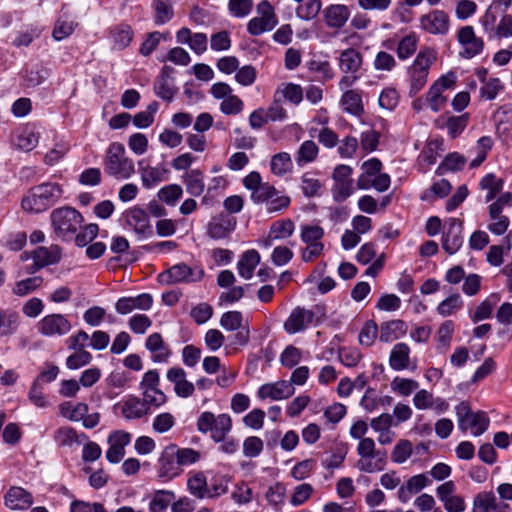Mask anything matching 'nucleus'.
Listing matches in <instances>:
<instances>
[{
	"label": "nucleus",
	"mask_w": 512,
	"mask_h": 512,
	"mask_svg": "<svg viewBox=\"0 0 512 512\" xmlns=\"http://www.w3.org/2000/svg\"><path fill=\"white\" fill-rule=\"evenodd\" d=\"M104 171L117 180H127L135 174L134 161L127 156L122 143L109 144L104 157Z\"/></svg>",
	"instance_id": "1"
},
{
	"label": "nucleus",
	"mask_w": 512,
	"mask_h": 512,
	"mask_svg": "<svg viewBox=\"0 0 512 512\" xmlns=\"http://www.w3.org/2000/svg\"><path fill=\"white\" fill-rule=\"evenodd\" d=\"M62 194L56 183H43L31 188L22 199V208L31 213H40L53 205Z\"/></svg>",
	"instance_id": "2"
},
{
	"label": "nucleus",
	"mask_w": 512,
	"mask_h": 512,
	"mask_svg": "<svg viewBox=\"0 0 512 512\" xmlns=\"http://www.w3.org/2000/svg\"><path fill=\"white\" fill-rule=\"evenodd\" d=\"M50 219L56 237L63 241H71L84 222L82 214L72 207L53 210Z\"/></svg>",
	"instance_id": "3"
},
{
	"label": "nucleus",
	"mask_w": 512,
	"mask_h": 512,
	"mask_svg": "<svg viewBox=\"0 0 512 512\" xmlns=\"http://www.w3.org/2000/svg\"><path fill=\"white\" fill-rule=\"evenodd\" d=\"M458 428L467 432L470 431L474 437L482 435L489 427L490 419L483 411H472L466 402H461L455 407Z\"/></svg>",
	"instance_id": "4"
},
{
	"label": "nucleus",
	"mask_w": 512,
	"mask_h": 512,
	"mask_svg": "<svg viewBox=\"0 0 512 512\" xmlns=\"http://www.w3.org/2000/svg\"><path fill=\"white\" fill-rule=\"evenodd\" d=\"M37 332L46 338H60L72 330L71 321L61 313H51L42 317L36 324Z\"/></svg>",
	"instance_id": "5"
},
{
	"label": "nucleus",
	"mask_w": 512,
	"mask_h": 512,
	"mask_svg": "<svg viewBox=\"0 0 512 512\" xmlns=\"http://www.w3.org/2000/svg\"><path fill=\"white\" fill-rule=\"evenodd\" d=\"M257 13L259 16L252 18L247 25L248 32L254 36L271 31L277 24L274 9L267 0H262L257 5Z\"/></svg>",
	"instance_id": "6"
},
{
	"label": "nucleus",
	"mask_w": 512,
	"mask_h": 512,
	"mask_svg": "<svg viewBox=\"0 0 512 512\" xmlns=\"http://www.w3.org/2000/svg\"><path fill=\"white\" fill-rule=\"evenodd\" d=\"M204 276V271L200 268H191L185 263H179L167 271L161 273L158 278L161 283L172 284L180 282H197Z\"/></svg>",
	"instance_id": "7"
},
{
	"label": "nucleus",
	"mask_w": 512,
	"mask_h": 512,
	"mask_svg": "<svg viewBox=\"0 0 512 512\" xmlns=\"http://www.w3.org/2000/svg\"><path fill=\"white\" fill-rule=\"evenodd\" d=\"M352 168L348 165H338L333 171V197L337 202L345 201L354 192L353 180L350 178Z\"/></svg>",
	"instance_id": "8"
},
{
	"label": "nucleus",
	"mask_w": 512,
	"mask_h": 512,
	"mask_svg": "<svg viewBox=\"0 0 512 512\" xmlns=\"http://www.w3.org/2000/svg\"><path fill=\"white\" fill-rule=\"evenodd\" d=\"M123 219L127 227L141 237H148L152 234V226L148 213L139 206H133L123 213Z\"/></svg>",
	"instance_id": "9"
},
{
	"label": "nucleus",
	"mask_w": 512,
	"mask_h": 512,
	"mask_svg": "<svg viewBox=\"0 0 512 512\" xmlns=\"http://www.w3.org/2000/svg\"><path fill=\"white\" fill-rule=\"evenodd\" d=\"M457 40L462 47L460 55L466 59H471L480 54L484 48V41L476 36L474 28L469 25L458 30Z\"/></svg>",
	"instance_id": "10"
},
{
	"label": "nucleus",
	"mask_w": 512,
	"mask_h": 512,
	"mask_svg": "<svg viewBox=\"0 0 512 512\" xmlns=\"http://www.w3.org/2000/svg\"><path fill=\"white\" fill-rule=\"evenodd\" d=\"M419 23L422 30L432 35H445L450 28L449 16L442 10H432L420 16Z\"/></svg>",
	"instance_id": "11"
},
{
	"label": "nucleus",
	"mask_w": 512,
	"mask_h": 512,
	"mask_svg": "<svg viewBox=\"0 0 512 512\" xmlns=\"http://www.w3.org/2000/svg\"><path fill=\"white\" fill-rule=\"evenodd\" d=\"M444 227L445 231L442 237V247L448 254L452 255L456 253L463 244V225L461 221L450 218L446 221Z\"/></svg>",
	"instance_id": "12"
},
{
	"label": "nucleus",
	"mask_w": 512,
	"mask_h": 512,
	"mask_svg": "<svg viewBox=\"0 0 512 512\" xmlns=\"http://www.w3.org/2000/svg\"><path fill=\"white\" fill-rule=\"evenodd\" d=\"M186 377V371L179 366L169 368L166 373L167 380L174 385L175 394L181 398L190 397L195 391V385Z\"/></svg>",
	"instance_id": "13"
},
{
	"label": "nucleus",
	"mask_w": 512,
	"mask_h": 512,
	"mask_svg": "<svg viewBox=\"0 0 512 512\" xmlns=\"http://www.w3.org/2000/svg\"><path fill=\"white\" fill-rule=\"evenodd\" d=\"M131 436L124 431H114L108 436L109 448L106 458L110 463L120 462L125 455V447L130 443Z\"/></svg>",
	"instance_id": "14"
},
{
	"label": "nucleus",
	"mask_w": 512,
	"mask_h": 512,
	"mask_svg": "<svg viewBox=\"0 0 512 512\" xmlns=\"http://www.w3.org/2000/svg\"><path fill=\"white\" fill-rule=\"evenodd\" d=\"M39 142V132L33 125H25L17 129L12 138V145L15 149L29 152Z\"/></svg>",
	"instance_id": "15"
},
{
	"label": "nucleus",
	"mask_w": 512,
	"mask_h": 512,
	"mask_svg": "<svg viewBox=\"0 0 512 512\" xmlns=\"http://www.w3.org/2000/svg\"><path fill=\"white\" fill-rule=\"evenodd\" d=\"M314 319V313L311 310L297 307L292 310L284 323V329L289 334H295L307 329Z\"/></svg>",
	"instance_id": "16"
},
{
	"label": "nucleus",
	"mask_w": 512,
	"mask_h": 512,
	"mask_svg": "<svg viewBox=\"0 0 512 512\" xmlns=\"http://www.w3.org/2000/svg\"><path fill=\"white\" fill-rule=\"evenodd\" d=\"M295 392L293 385L285 380L262 385L257 392L260 399L283 400L292 396Z\"/></svg>",
	"instance_id": "17"
},
{
	"label": "nucleus",
	"mask_w": 512,
	"mask_h": 512,
	"mask_svg": "<svg viewBox=\"0 0 512 512\" xmlns=\"http://www.w3.org/2000/svg\"><path fill=\"white\" fill-rule=\"evenodd\" d=\"M145 348L150 352L151 360L154 363H166L172 354L171 349L165 343L162 335L157 332L147 337Z\"/></svg>",
	"instance_id": "18"
},
{
	"label": "nucleus",
	"mask_w": 512,
	"mask_h": 512,
	"mask_svg": "<svg viewBox=\"0 0 512 512\" xmlns=\"http://www.w3.org/2000/svg\"><path fill=\"white\" fill-rule=\"evenodd\" d=\"M324 21L331 29H341L348 22L351 11L347 5L331 4L323 10Z\"/></svg>",
	"instance_id": "19"
},
{
	"label": "nucleus",
	"mask_w": 512,
	"mask_h": 512,
	"mask_svg": "<svg viewBox=\"0 0 512 512\" xmlns=\"http://www.w3.org/2000/svg\"><path fill=\"white\" fill-rule=\"evenodd\" d=\"M294 231L295 224L291 219L277 220L271 224L268 235L262 241V244L265 248H269L274 241L285 240L292 236Z\"/></svg>",
	"instance_id": "20"
},
{
	"label": "nucleus",
	"mask_w": 512,
	"mask_h": 512,
	"mask_svg": "<svg viewBox=\"0 0 512 512\" xmlns=\"http://www.w3.org/2000/svg\"><path fill=\"white\" fill-rule=\"evenodd\" d=\"M153 304V298L148 293L140 294L136 297H123L118 299L115 304V309L119 314H129L132 311L149 310Z\"/></svg>",
	"instance_id": "21"
},
{
	"label": "nucleus",
	"mask_w": 512,
	"mask_h": 512,
	"mask_svg": "<svg viewBox=\"0 0 512 512\" xmlns=\"http://www.w3.org/2000/svg\"><path fill=\"white\" fill-rule=\"evenodd\" d=\"M236 226L234 218L219 214L211 219L207 225V235L212 239H223L227 237Z\"/></svg>",
	"instance_id": "22"
},
{
	"label": "nucleus",
	"mask_w": 512,
	"mask_h": 512,
	"mask_svg": "<svg viewBox=\"0 0 512 512\" xmlns=\"http://www.w3.org/2000/svg\"><path fill=\"white\" fill-rule=\"evenodd\" d=\"M410 352V347L406 343L395 344L389 356L390 367L395 371L416 369V364H411Z\"/></svg>",
	"instance_id": "23"
},
{
	"label": "nucleus",
	"mask_w": 512,
	"mask_h": 512,
	"mask_svg": "<svg viewBox=\"0 0 512 512\" xmlns=\"http://www.w3.org/2000/svg\"><path fill=\"white\" fill-rule=\"evenodd\" d=\"M363 64L362 53L355 48H347L340 52L338 56V67L346 74L357 73Z\"/></svg>",
	"instance_id": "24"
},
{
	"label": "nucleus",
	"mask_w": 512,
	"mask_h": 512,
	"mask_svg": "<svg viewBox=\"0 0 512 512\" xmlns=\"http://www.w3.org/2000/svg\"><path fill=\"white\" fill-rule=\"evenodd\" d=\"M5 505L11 510H26L33 504L32 495L22 487H11L4 497Z\"/></svg>",
	"instance_id": "25"
},
{
	"label": "nucleus",
	"mask_w": 512,
	"mask_h": 512,
	"mask_svg": "<svg viewBox=\"0 0 512 512\" xmlns=\"http://www.w3.org/2000/svg\"><path fill=\"white\" fill-rule=\"evenodd\" d=\"M469 122V114L464 113L459 116L442 115L436 120V125L439 128H446L447 133L451 138L458 137L466 128Z\"/></svg>",
	"instance_id": "26"
},
{
	"label": "nucleus",
	"mask_w": 512,
	"mask_h": 512,
	"mask_svg": "<svg viewBox=\"0 0 512 512\" xmlns=\"http://www.w3.org/2000/svg\"><path fill=\"white\" fill-rule=\"evenodd\" d=\"M431 481L424 474H418L410 477L405 485L399 487L397 496L400 502L406 503L411 499L413 494L419 493L426 486L430 485Z\"/></svg>",
	"instance_id": "27"
},
{
	"label": "nucleus",
	"mask_w": 512,
	"mask_h": 512,
	"mask_svg": "<svg viewBox=\"0 0 512 512\" xmlns=\"http://www.w3.org/2000/svg\"><path fill=\"white\" fill-rule=\"evenodd\" d=\"M61 251L59 246L52 245L50 247H38L32 253L35 269H41L48 265L57 263L60 260Z\"/></svg>",
	"instance_id": "28"
},
{
	"label": "nucleus",
	"mask_w": 512,
	"mask_h": 512,
	"mask_svg": "<svg viewBox=\"0 0 512 512\" xmlns=\"http://www.w3.org/2000/svg\"><path fill=\"white\" fill-rule=\"evenodd\" d=\"M407 324L400 319L383 322L380 325L379 339L382 342L389 343L406 335Z\"/></svg>",
	"instance_id": "29"
},
{
	"label": "nucleus",
	"mask_w": 512,
	"mask_h": 512,
	"mask_svg": "<svg viewBox=\"0 0 512 512\" xmlns=\"http://www.w3.org/2000/svg\"><path fill=\"white\" fill-rule=\"evenodd\" d=\"M121 415L127 420L140 419L148 412V408L137 397H128L118 404Z\"/></svg>",
	"instance_id": "30"
},
{
	"label": "nucleus",
	"mask_w": 512,
	"mask_h": 512,
	"mask_svg": "<svg viewBox=\"0 0 512 512\" xmlns=\"http://www.w3.org/2000/svg\"><path fill=\"white\" fill-rule=\"evenodd\" d=\"M181 179L190 195L197 197L204 192V173L200 169L188 170Z\"/></svg>",
	"instance_id": "31"
},
{
	"label": "nucleus",
	"mask_w": 512,
	"mask_h": 512,
	"mask_svg": "<svg viewBox=\"0 0 512 512\" xmlns=\"http://www.w3.org/2000/svg\"><path fill=\"white\" fill-rule=\"evenodd\" d=\"M21 322L20 315L11 309H0V336H10L17 332Z\"/></svg>",
	"instance_id": "32"
},
{
	"label": "nucleus",
	"mask_w": 512,
	"mask_h": 512,
	"mask_svg": "<svg viewBox=\"0 0 512 512\" xmlns=\"http://www.w3.org/2000/svg\"><path fill=\"white\" fill-rule=\"evenodd\" d=\"M260 263V255L254 250L246 251L237 263L238 273L244 279H251L255 268Z\"/></svg>",
	"instance_id": "33"
},
{
	"label": "nucleus",
	"mask_w": 512,
	"mask_h": 512,
	"mask_svg": "<svg viewBox=\"0 0 512 512\" xmlns=\"http://www.w3.org/2000/svg\"><path fill=\"white\" fill-rule=\"evenodd\" d=\"M109 34L113 40L115 49L122 50L126 48L133 39V30L127 24H119L110 28Z\"/></svg>",
	"instance_id": "34"
},
{
	"label": "nucleus",
	"mask_w": 512,
	"mask_h": 512,
	"mask_svg": "<svg viewBox=\"0 0 512 512\" xmlns=\"http://www.w3.org/2000/svg\"><path fill=\"white\" fill-rule=\"evenodd\" d=\"M474 504L484 512H508V505L499 503L492 492L480 493L476 496Z\"/></svg>",
	"instance_id": "35"
},
{
	"label": "nucleus",
	"mask_w": 512,
	"mask_h": 512,
	"mask_svg": "<svg viewBox=\"0 0 512 512\" xmlns=\"http://www.w3.org/2000/svg\"><path fill=\"white\" fill-rule=\"evenodd\" d=\"M501 15L498 12V7L492 3L485 11L484 15L480 18L479 22L483 32L492 39L495 30L497 29L498 22Z\"/></svg>",
	"instance_id": "36"
},
{
	"label": "nucleus",
	"mask_w": 512,
	"mask_h": 512,
	"mask_svg": "<svg viewBox=\"0 0 512 512\" xmlns=\"http://www.w3.org/2000/svg\"><path fill=\"white\" fill-rule=\"evenodd\" d=\"M59 413L70 421L78 422L88 413V405L82 402H64L59 405Z\"/></svg>",
	"instance_id": "37"
},
{
	"label": "nucleus",
	"mask_w": 512,
	"mask_h": 512,
	"mask_svg": "<svg viewBox=\"0 0 512 512\" xmlns=\"http://www.w3.org/2000/svg\"><path fill=\"white\" fill-rule=\"evenodd\" d=\"M385 452L377 456H359L356 462V467L359 471L365 473H374L381 471L385 466Z\"/></svg>",
	"instance_id": "38"
},
{
	"label": "nucleus",
	"mask_w": 512,
	"mask_h": 512,
	"mask_svg": "<svg viewBox=\"0 0 512 512\" xmlns=\"http://www.w3.org/2000/svg\"><path fill=\"white\" fill-rule=\"evenodd\" d=\"M418 43L419 37L414 32L402 37L396 49L398 58L400 60H406L411 57L415 53Z\"/></svg>",
	"instance_id": "39"
},
{
	"label": "nucleus",
	"mask_w": 512,
	"mask_h": 512,
	"mask_svg": "<svg viewBox=\"0 0 512 512\" xmlns=\"http://www.w3.org/2000/svg\"><path fill=\"white\" fill-rule=\"evenodd\" d=\"M318 152V146L314 141H304L295 156L297 165L301 167L313 162L317 158Z\"/></svg>",
	"instance_id": "40"
},
{
	"label": "nucleus",
	"mask_w": 512,
	"mask_h": 512,
	"mask_svg": "<svg viewBox=\"0 0 512 512\" xmlns=\"http://www.w3.org/2000/svg\"><path fill=\"white\" fill-rule=\"evenodd\" d=\"M232 429V419L228 414L216 416L213 429L210 433L211 438L216 442H221Z\"/></svg>",
	"instance_id": "41"
},
{
	"label": "nucleus",
	"mask_w": 512,
	"mask_h": 512,
	"mask_svg": "<svg viewBox=\"0 0 512 512\" xmlns=\"http://www.w3.org/2000/svg\"><path fill=\"white\" fill-rule=\"evenodd\" d=\"M154 22L156 25H164L169 22L173 15V6L170 0H155L153 3Z\"/></svg>",
	"instance_id": "42"
},
{
	"label": "nucleus",
	"mask_w": 512,
	"mask_h": 512,
	"mask_svg": "<svg viewBox=\"0 0 512 512\" xmlns=\"http://www.w3.org/2000/svg\"><path fill=\"white\" fill-rule=\"evenodd\" d=\"M86 438L85 434L78 435L75 429L67 426L57 429L54 434V440L60 446H72Z\"/></svg>",
	"instance_id": "43"
},
{
	"label": "nucleus",
	"mask_w": 512,
	"mask_h": 512,
	"mask_svg": "<svg viewBox=\"0 0 512 512\" xmlns=\"http://www.w3.org/2000/svg\"><path fill=\"white\" fill-rule=\"evenodd\" d=\"M341 105L345 111L354 115L363 111L361 95L356 90H346L342 95Z\"/></svg>",
	"instance_id": "44"
},
{
	"label": "nucleus",
	"mask_w": 512,
	"mask_h": 512,
	"mask_svg": "<svg viewBox=\"0 0 512 512\" xmlns=\"http://www.w3.org/2000/svg\"><path fill=\"white\" fill-rule=\"evenodd\" d=\"M436 57L437 53L434 49L424 48L418 53L410 69L429 74L430 66L434 63Z\"/></svg>",
	"instance_id": "45"
},
{
	"label": "nucleus",
	"mask_w": 512,
	"mask_h": 512,
	"mask_svg": "<svg viewBox=\"0 0 512 512\" xmlns=\"http://www.w3.org/2000/svg\"><path fill=\"white\" fill-rule=\"evenodd\" d=\"M463 306V300L460 294L455 293L445 298L436 308L437 313L442 317L456 314Z\"/></svg>",
	"instance_id": "46"
},
{
	"label": "nucleus",
	"mask_w": 512,
	"mask_h": 512,
	"mask_svg": "<svg viewBox=\"0 0 512 512\" xmlns=\"http://www.w3.org/2000/svg\"><path fill=\"white\" fill-rule=\"evenodd\" d=\"M293 163L289 153L280 152L275 154L270 162L271 172L277 176H283L292 170Z\"/></svg>",
	"instance_id": "47"
},
{
	"label": "nucleus",
	"mask_w": 512,
	"mask_h": 512,
	"mask_svg": "<svg viewBox=\"0 0 512 512\" xmlns=\"http://www.w3.org/2000/svg\"><path fill=\"white\" fill-rule=\"evenodd\" d=\"M183 195V189L178 184H169L162 187L158 193V199L168 206L174 207Z\"/></svg>",
	"instance_id": "48"
},
{
	"label": "nucleus",
	"mask_w": 512,
	"mask_h": 512,
	"mask_svg": "<svg viewBox=\"0 0 512 512\" xmlns=\"http://www.w3.org/2000/svg\"><path fill=\"white\" fill-rule=\"evenodd\" d=\"M189 492L199 498L204 499L207 497L208 482L203 473L197 472L191 475L187 481Z\"/></svg>",
	"instance_id": "49"
},
{
	"label": "nucleus",
	"mask_w": 512,
	"mask_h": 512,
	"mask_svg": "<svg viewBox=\"0 0 512 512\" xmlns=\"http://www.w3.org/2000/svg\"><path fill=\"white\" fill-rule=\"evenodd\" d=\"M174 498L175 494L172 491H156L149 504L150 512H164Z\"/></svg>",
	"instance_id": "50"
},
{
	"label": "nucleus",
	"mask_w": 512,
	"mask_h": 512,
	"mask_svg": "<svg viewBox=\"0 0 512 512\" xmlns=\"http://www.w3.org/2000/svg\"><path fill=\"white\" fill-rule=\"evenodd\" d=\"M499 300L500 296L498 294H491L487 299L482 301L475 309L472 316L473 322L488 319L492 315L493 308Z\"/></svg>",
	"instance_id": "51"
},
{
	"label": "nucleus",
	"mask_w": 512,
	"mask_h": 512,
	"mask_svg": "<svg viewBox=\"0 0 512 512\" xmlns=\"http://www.w3.org/2000/svg\"><path fill=\"white\" fill-rule=\"evenodd\" d=\"M167 67L163 69L162 75L156 80L154 84V91L156 95L164 100L170 101L176 93L170 79L165 75Z\"/></svg>",
	"instance_id": "52"
},
{
	"label": "nucleus",
	"mask_w": 512,
	"mask_h": 512,
	"mask_svg": "<svg viewBox=\"0 0 512 512\" xmlns=\"http://www.w3.org/2000/svg\"><path fill=\"white\" fill-rule=\"evenodd\" d=\"M321 7L320 0H306L296 8V16L301 20H312L319 14Z\"/></svg>",
	"instance_id": "53"
},
{
	"label": "nucleus",
	"mask_w": 512,
	"mask_h": 512,
	"mask_svg": "<svg viewBox=\"0 0 512 512\" xmlns=\"http://www.w3.org/2000/svg\"><path fill=\"white\" fill-rule=\"evenodd\" d=\"M412 452L413 447L409 440H399L391 453V460L394 463L402 464L411 457Z\"/></svg>",
	"instance_id": "54"
},
{
	"label": "nucleus",
	"mask_w": 512,
	"mask_h": 512,
	"mask_svg": "<svg viewBox=\"0 0 512 512\" xmlns=\"http://www.w3.org/2000/svg\"><path fill=\"white\" fill-rule=\"evenodd\" d=\"M43 279L40 276L26 278L24 280L18 281L13 287V293L17 296H25L36 289H38L42 285Z\"/></svg>",
	"instance_id": "55"
},
{
	"label": "nucleus",
	"mask_w": 512,
	"mask_h": 512,
	"mask_svg": "<svg viewBox=\"0 0 512 512\" xmlns=\"http://www.w3.org/2000/svg\"><path fill=\"white\" fill-rule=\"evenodd\" d=\"M279 94L293 104H299L303 99L301 86L294 83L283 84L277 89L275 97Z\"/></svg>",
	"instance_id": "56"
},
{
	"label": "nucleus",
	"mask_w": 512,
	"mask_h": 512,
	"mask_svg": "<svg viewBox=\"0 0 512 512\" xmlns=\"http://www.w3.org/2000/svg\"><path fill=\"white\" fill-rule=\"evenodd\" d=\"M316 468V461L313 459H305L298 462L290 471L291 477L296 481L307 479Z\"/></svg>",
	"instance_id": "57"
},
{
	"label": "nucleus",
	"mask_w": 512,
	"mask_h": 512,
	"mask_svg": "<svg viewBox=\"0 0 512 512\" xmlns=\"http://www.w3.org/2000/svg\"><path fill=\"white\" fill-rule=\"evenodd\" d=\"M314 492V488L309 483L297 485L290 496V504L294 507L304 504Z\"/></svg>",
	"instance_id": "58"
},
{
	"label": "nucleus",
	"mask_w": 512,
	"mask_h": 512,
	"mask_svg": "<svg viewBox=\"0 0 512 512\" xmlns=\"http://www.w3.org/2000/svg\"><path fill=\"white\" fill-rule=\"evenodd\" d=\"M285 498L286 487L281 482H276L275 484L271 485L265 493V499L269 504L275 507L282 506L284 504Z\"/></svg>",
	"instance_id": "59"
},
{
	"label": "nucleus",
	"mask_w": 512,
	"mask_h": 512,
	"mask_svg": "<svg viewBox=\"0 0 512 512\" xmlns=\"http://www.w3.org/2000/svg\"><path fill=\"white\" fill-rule=\"evenodd\" d=\"M157 110H158V103L155 101L150 103L147 106L146 110L137 113L133 117V124L137 128L149 127L154 121V115L157 112Z\"/></svg>",
	"instance_id": "60"
},
{
	"label": "nucleus",
	"mask_w": 512,
	"mask_h": 512,
	"mask_svg": "<svg viewBox=\"0 0 512 512\" xmlns=\"http://www.w3.org/2000/svg\"><path fill=\"white\" fill-rule=\"evenodd\" d=\"M443 91L432 84L426 93V102L433 112L441 110L447 102Z\"/></svg>",
	"instance_id": "61"
},
{
	"label": "nucleus",
	"mask_w": 512,
	"mask_h": 512,
	"mask_svg": "<svg viewBox=\"0 0 512 512\" xmlns=\"http://www.w3.org/2000/svg\"><path fill=\"white\" fill-rule=\"evenodd\" d=\"M98 232V225L91 223L84 226L79 233H76L73 239L78 247H85L96 238Z\"/></svg>",
	"instance_id": "62"
},
{
	"label": "nucleus",
	"mask_w": 512,
	"mask_h": 512,
	"mask_svg": "<svg viewBox=\"0 0 512 512\" xmlns=\"http://www.w3.org/2000/svg\"><path fill=\"white\" fill-rule=\"evenodd\" d=\"M394 392L401 396H409L413 391L417 390L419 383L413 379L395 377L391 382Z\"/></svg>",
	"instance_id": "63"
},
{
	"label": "nucleus",
	"mask_w": 512,
	"mask_h": 512,
	"mask_svg": "<svg viewBox=\"0 0 512 512\" xmlns=\"http://www.w3.org/2000/svg\"><path fill=\"white\" fill-rule=\"evenodd\" d=\"M77 24L74 21L59 18L54 26L52 37L56 41H61L69 37L75 30Z\"/></svg>",
	"instance_id": "64"
}]
</instances>
